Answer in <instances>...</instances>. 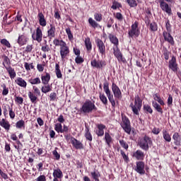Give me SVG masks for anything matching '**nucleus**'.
Returning a JSON list of instances; mask_svg holds the SVG:
<instances>
[{"label":"nucleus","instance_id":"8","mask_svg":"<svg viewBox=\"0 0 181 181\" xmlns=\"http://www.w3.org/2000/svg\"><path fill=\"white\" fill-rule=\"evenodd\" d=\"M139 22L136 21L131 26V30L129 31V36L130 38L139 37L140 34V30L139 28Z\"/></svg>","mask_w":181,"mask_h":181},{"label":"nucleus","instance_id":"38","mask_svg":"<svg viewBox=\"0 0 181 181\" xmlns=\"http://www.w3.org/2000/svg\"><path fill=\"white\" fill-rule=\"evenodd\" d=\"M2 59H3V66H11V59H9V57L6 55H3L2 56Z\"/></svg>","mask_w":181,"mask_h":181},{"label":"nucleus","instance_id":"14","mask_svg":"<svg viewBox=\"0 0 181 181\" xmlns=\"http://www.w3.org/2000/svg\"><path fill=\"white\" fill-rule=\"evenodd\" d=\"M168 67L174 73H177V71L179 69V67H178V64L177 62L176 57L173 56L171 57V59L169 61Z\"/></svg>","mask_w":181,"mask_h":181},{"label":"nucleus","instance_id":"44","mask_svg":"<svg viewBox=\"0 0 181 181\" xmlns=\"http://www.w3.org/2000/svg\"><path fill=\"white\" fill-rule=\"evenodd\" d=\"M53 44L56 47L60 46V47H62L64 46V45H66V43L63 40L54 39L53 40Z\"/></svg>","mask_w":181,"mask_h":181},{"label":"nucleus","instance_id":"34","mask_svg":"<svg viewBox=\"0 0 181 181\" xmlns=\"http://www.w3.org/2000/svg\"><path fill=\"white\" fill-rule=\"evenodd\" d=\"M0 125L7 131L11 129V124L8 120H6V119H1L0 121Z\"/></svg>","mask_w":181,"mask_h":181},{"label":"nucleus","instance_id":"41","mask_svg":"<svg viewBox=\"0 0 181 181\" xmlns=\"http://www.w3.org/2000/svg\"><path fill=\"white\" fill-rule=\"evenodd\" d=\"M90 175L95 181H100L99 178L101 177V175L98 170L91 172Z\"/></svg>","mask_w":181,"mask_h":181},{"label":"nucleus","instance_id":"61","mask_svg":"<svg viewBox=\"0 0 181 181\" xmlns=\"http://www.w3.org/2000/svg\"><path fill=\"white\" fill-rule=\"evenodd\" d=\"M127 3L131 8L136 7L138 5L135 0H127Z\"/></svg>","mask_w":181,"mask_h":181},{"label":"nucleus","instance_id":"25","mask_svg":"<svg viewBox=\"0 0 181 181\" xmlns=\"http://www.w3.org/2000/svg\"><path fill=\"white\" fill-rule=\"evenodd\" d=\"M84 136L87 141H88L90 142L93 141V135L90 132V128L87 125H86V127H85Z\"/></svg>","mask_w":181,"mask_h":181},{"label":"nucleus","instance_id":"54","mask_svg":"<svg viewBox=\"0 0 181 181\" xmlns=\"http://www.w3.org/2000/svg\"><path fill=\"white\" fill-rule=\"evenodd\" d=\"M25 121L23 119H21L16 123V127L18 129L25 128Z\"/></svg>","mask_w":181,"mask_h":181},{"label":"nucleus","instance_id":"63","mask_svg":"<svg viewBox=\"0 0 181 181\" xmlns=\"http://www.w3.org/2000/svg\"><path fill=\"white\" fill-rule=\"evenodd\" d=\"M170 54V52H169L168 49H164L163 56L165 60H169Z\"/></svg>","mask_w":181,"mask_h":181},{"label":"nucleus","instance_id":"22","mask_svg":"<svg viewBox=\"0 0 181 181\" xmlns=\"http://www.w3.org/2000/svg\"><path fill=\"white\" fill-rule=\"evenodd\" d=\"M71 143L73 145V146L77 150H81L84 148V146L83 145V144L80 141L76 139L74 137L71 139Z\"/></svg>","mask_w":181,"mask_h":181},{"label":"nucleus","instance_id":"58","mask_svg":"<svg viewBox=\"0 0 181 181\" xmlns=\"http://www.w3.org/2000/svg\"><path fill=\"white\" fill-rule=\"evenodd\" d=\"M165 28L168 33H172V25L169 19L165 21Z\"/></svg>","mask_w":181,"mask_h":181},{"label":"nucleus","instance_id":"52","mask_svg":"<svg viewBox=\"0 0 181 181\" xmlns=\"http://www.w3.org/2000/svg\"><path fill=\"white\" fill-rule=\"evenodd\" d=\"M122 6L121 3H119L118 1H112V4L111 6V8L113 10H117V8H122Z\"/></svg>","mask_w":181,"mask_h":181},{"label":"nucleus","instance_id":"60","mask_svg":"<svg viewBox=\"0 0 181 181\" xmlns=\"http://www.w3.org/2000/svg\"><path fill=\"white\" fill-rule=\"evenodd\" d=\"M66 33L67 34L68 38L70 41L74 40V36L73 34L71 33V30L70 29V28H66Z\"/></svg>","mask_w":181,"mask_h":181},{"label":"nucleus","instance_id":"51","mask_svg":"<svg viewBox=\"0 0 181 181\" xmlns=\"http://www.w3.org/2000/svg\"><path fill=\"white\" fill-rule=\"evenodd\" d=\"M15 103L18 105H22L24 102V99L23 97L15 95Z\"/></svg>","mask_w":181,"mask_h":181},{"label":"nucleus","instance_id":"59","mask_svg":"<svg viewBox=\"0 0 181 181\" xmlns=\"http://www.w3.org/2000/svg\"><path fill=\"white\" fill-rule=\"evenodd\" d=\"M0 43L1 45H3V46H6L8 48L11 47V43H9V41H8V40H6V39H1V41H0Z\"/></svg>","mask_w":181,"mask_h":181},{"label":"nucleus","instance_id":"40","mask_svg":"<svg viewBox=\"0 0 181 181\" xmlns=\"http://www.w3.org/2000/svg\"><path fill=\"white\" fill-rule=\"evenodd\" d=\"M52 90V87L49 84L44 85L41 87V92L42 93L47 94Z\"/></svg>","mask_w":181,"mask_h":181},{"label":"nucleus","instance_id":"10","mask_svg":"<svg viewBox=\"0 0 181 181\" xmlns=\"http://www.w3.org/2000/svg\"><path fill=\"white\" fill-rule=\"evenodd\" d=\"M43 37V33L41 27H37L35 31L32 34L31 38L33 40H35L37 43H41Z\"/></svg>","mask_w":181,"mask_h":181},{"label":"nucleus","instance_id":"35","mask_svg":"<svg viewBox=\"0 0 181 181\" xmlns=\"http://www.w3.org/2000/svg\"><path fill=\"white\" fill-rule=\"evenodd\" d=\"M152 105L157 112L160 114H163L164 112H163V107L156 101H153Z\"/></svg>","mask_w":181,"mask_h":181},{"label":"nucleus","instance_id":"64","mask_svg":"<svg viewBox=\"0 0 181 181\" xmlns=\"http://www.w3.org/2000/svg\"><path fill=\"white\" fill-rule=\"evenodd\" d=\"M35 181H47L46 176L45 175H40L35 180Z\"/></svg>","mask_w":181,"mask_h":181},{"label":"nucleus","instance_id":"31","mask_svg":"<svg viewBox=\"0 0 181 181\" xmlns=\"http://www.w3.org/2000/svg\"><path fill=\"white\" fill-rule=\"evenodd\" d=\"M28 98L30 99V101L32 104H37V103L38 101V98L37 95H35V94L33 92L29 91L28 93Z\"/></svg>","mask_w":181,"mask_h":181},{"label":"nucleus","instance_id":"27","mask_svg":"<svg viewBox=\"0 0 181 181\" xmlns=\"http://www.w3.org/2000/svg\"><path fill=\"white\" fill-rule=\"evenodd\" d=\"M5 69L6 70V71L8 72L11 79L13 80L16 77L17 74L15 71V69H13L12 66H5Z\"/></svg>","mask_w":181,"mask_h":181},{"label":"nucleus","instance_id":"45","mask_svg":"<svg viewBox=\"0 0 181 181\" xmlns=\"http://www.w3.org/2000/svg\"><path fill=\"white\" fill-rule=\"evenodd\" d=\"M1 88H3L2 95L4 96L8 95L9 93V88L6 86V84L5 83H2L1 85Z\"/></svg>","mask_w":181,"mask_h":181},{"label":"nucleus","instance_id":"57","mask_svg":"<svg viewBox=\"0 0 181 181\" xmlns=\"http://www.w3.org/2000/svg\"><path fill=\"white\" fill-rule=\"evenodd\" d=\"M57 100V94L56 92H52L49 94V100L50 102H54Z\"/></svg>","mask_w":181,"mask_h":181},{"label":"nucleus","instance_id":"28","mask_svg":"<svg viewBox=\"0 0 181 181\" xmlns=\"http://www.w3.org/2000/svg\"><path fill=\"white\" fill-rule=\"evenodd\" d=\"M108 39H109L110 43H112V45H115V46L116 47L115 48L118 47V46H119V40L115 35H114L113 34L110 33L108 35Z\"/></svg>","mask_w":181,"mask_h":181},{"label":"nucleus","instance_id":"56","mask_svg":"<svg viewBox=\"0 0 181 181\" xmlns=\"http://www.w3.org/2000/svg\"><path fill=\"white\" fill-rule=\"evenodd\" d=\"M167 105L169 107H173V97L171 94H169L168 100H167Z\"/></svg>","mask_w":181,"mask_h":181},{"label":"nucleus","instance_id":"47","mask_svg":"<svg viewBox=\"0 0 181 181\" xmlns=\"http://www.w3.org/2000/svg\"><path fill=\"white\" fill-rule=\"evenodd\" d=\"M16 144L17 145H13L14 148H15L18 152L21 151L22 149H23V144H22V143L21 142V141L18 140V139L17 141H16Z\"/></svg>","mask_w":181,"mask_h":181},{"label":"nucleus","instance_id":"23","mask_svg":"<svg viewBox=\"0 0 181 181\" xmlns=\"http://www.w3.org/2000/svg\"><path fill=\"white\" fill-rule=\"evenodd\" d=\"M37 18H38V23H40V25L42 28L46 27L47 23V20L45 18V15L43 14L42 12H38Z\"/></svg>","mask_w":181,"mask_h":181},{"label":"nucleus","instance_id":"20","mask_svg":"<svg viewBox=\"0 0 181 181\" xmlns=\"http://www.w3.org/2000/svg\"><path fill=\"white\" fill-rule=\"evenodd\" d=\"M47 37L50 40L56 37V26L54 23H50L48 27Z\"/></svg>","mask_w":181,"mask_h":181},{"label":"nucleus","instance_id":"30","mask_svg":"<svg viewBox=\"0 0 181 181\" xmlns=\"http://www.w3.org/2000/svg\"><path fill=\"white\" fill-rule=\"evenodd\" d=\"M133 157L136 158L138 160H143L144 159V153L141 150H136L133 154Z\"/></svg>","mask_w":181,"mask_h":181},{"label":"nucleus","instance_id":"49","mask_svg":"<svg viewBox=\"0 0 181 181\" xmlns=\"http://www.w3.org/2000/svg\"><path fill=\"white\" fill-rule=\"evenodd\" d=\"M45 43H44V45L41 47V51L44 52V53L50 52L51 49L49 46L47 45V41H45Z\"/></svg>","mask_w":181,"mask_h":181},{"label":"nucleus","instance_id":"48","mask_svg":"<svg viewBox=\"0 0 181 181\" xmlns=\"http://www.w3.org/2000/svg\"><path fill=\"white\" fill-rule=\"evenodd\" d=\"M55 73L58 78H62V74L59 64H56Z\"/></svg>","mask_w":181,"mask_h":181},{"label":"nucleus","instance_id":"53","mask_svg":"<svg viewBox=\"0 0 181 181\" xmlns=\"http://www.w3.org/2000/svg\"><path fill=\"white\" fill-rule=\"evenodd\" d=\"M94 19L96 22L100 23L103 21V14L100 13H95Z\"/></svg>","mask_w":181,"mask_h":181},{"label":"nucleus","instance_id":"7","mask_svg":"<svg viewBox=\"0 0 181 181\" xmlns=\"http://www.w3.org/2000/svg\"><path fill=\"white\" fill-rule=\"evenodd\" d=\"M95 43L98 48V51L101 57L105 56L106 54V46L105 42L100 38L95 39Z\"/></svg>","mask_w":181,"mask_h":181},{"label":"nucleus","instance_id":"50","mask_svg":"<svg viewBox=\"0 0 181 181\" xmlns=\"http://www.w3.org/2000/svg\"><path fill=\"white\" fill-rule=\"evenodd\" d=\"M144 111L146 114H153V110H152V107L148 105H144Z\"/></svg>","mask_w":181,"mask_h":181},{"label":"nucleus","instance_id":"11","mask_svg":"<svg viewBox=\"0 0 181 181\" xmlns=\"http://www.w3.org/2000/svg\"><path fill=\"white\" fill-rule=\"evenodd\" d=\"M30 39L28 35L25 33H23L22 34H18V39L16 40V42L18 46H25L28 43Z\"/></svg>","mask_w":181,"mask_h":181},{"label":"nucleus","instance_id":"29","mask_svg":"<svg viewBox=\"0 0 181 181\" xmlns=\"http://www.w3.org/2000/svg\"><path fill=\"white\" fill-rule=\"evenodd\" d=\"M51 79V76L49 73L45 72V74L41 75V82L42 85H48Z\"/></svg>","mask_w":181,"mask_h":181},{"label":"nucleus","instance_id":"42","mask_svg":"<svg viewBox=\"0 0 181 181\" xmlns=\"http://www.w3.org/2000/svg\"><path fill=\"white\" fill-rule=\"evenodd\" d=\"M88 23L90 27L94 29H96L99 27V23L91 17L88 18Z\"/></svg>","mask_w":181,"mask_h":181},{"label":"nucleus","instance_id":"6","mask_svg":"<svg viewBox=\"0 0 181 181\" xmlns=\"http://www.w3.org/2000/svg\"><path fill=\"white\" fill-rule=\"evenodd\" d=\"M122 123L120 124L124 132L128 134L129 135L131 134L132 131V126L129 119L124 115V114H122Z\"/></svg>","mask_w":181,"mask_h":181},{"label":"nucleus","instance_id":"2","mask_svg":"<svg viewBox=\"0 0 181 181\" xmlns=\"http://www.w3.org/2000/svg\"><path fill=\"white\" fill-rule=\"evenodd\" d=\"M129 107L132 109L134 115H139V112L142 107V100L139 94L135 95L134 104L131 103Z\"/></svg>","mask_w":181,"mask_h":181},{"label":"nucleus","instance_id":"19","mask_svg":"<svg viewBox=\"0 0 181 181\" xmlns=\"http://www.w3.org/2000/svg\"><path fill=\"white\" fill-rule=\"evenodd\" d=\"M145 23L146 25H149V30L151 32L155 33L158 31V23L153 21L151 23V20L148 18V16L145 17Z\"/></svg>","mask_w":181,"mask_h":181},{"label":"nucleus","instance_id":"62","mask_svg":"<svg viewBox=\"0 0 181 181\" xmlns=\"http://www.w3.org/2000/svg\"><path fill=\"white\" fill-rule=\"evenodd\" d=\"M84 59H83V57H80L79 56H76V57L75 58V62L77 64H83V62H84Z\"/></svg>","mask_w":181,"mask_h":181},{"label":"nucleus","instance_id":"16","mask_svg":"<svg viewBox=\"0 0 181 181\" xmlns=\"http://www.w3.org/2000/svg\"><path fill=\"white\" fill-rule=\"evenodd\" d=\"M59 52H60L62 60L64 61V59L66 58L67 56L69 55V53H70L69 48L66 45V43L63 46L60 47Z\"/></svg>","mask_w":181,"mask_h":181},{"label":"nucleus","instance_id":"15","mask_svg":"<svg viewBox=\"0 0 181 181\" xmlns=\"http://www.w3.org/2000/svg\"><path fill=\"white\" fill-rule=\"evenodd\" d=\"M170 33L171 32H168L166 30H164L163 32V36L165 42H168V43L171 45V46H175V42L174 37L172 36Z\"/></svg>","mask_w":181,"mask_h":181},{"label":"nucleus","instance_id":"3","mask_svg":"<svg viewBox=\"0 0 181 181\" xmlns=\"http://www.w3.org/2000/svg\"><path fill=\"white\" fill-rule=\"evenodd\" d=\"M57 121L59 122L60 123H57L55 124L54 129L57 133H64V134H67L69 132V127L64 124L62 127L61 123L64 122V118L62 115H60L59 117L57 119Z\"/></svg>","mask_w":181,"mask_h":181},{"label":"nucleus","instance_id":"37","mask_svg":"<svg viewBox=\"0 0 181 181\" xmlns=\"http://www.w3.org/2000/svg\"><path fill=\"white\" fill-rule=\"evenodd\" d=\"M84 42L87 51L90 52L93 49V45L90 38L89 37H86Z\"/></svg>","mask_w":181,"mask_h":181},{"label":"nucleus","instance_id":"4","mask_svg":"<svg viewBox=\"0 0 181 181\" xmlns=\"http://www.w3.org/2000/svg\"><path fill=\"white\" fill-rule=\"evenodd\" d=\"M103 90H104V92L105 93V94H106V95L108 98L109 102L111 104L112 107L115 108L116 103H115V100L114 99L113 95L111 94V90H110V87H109V82H107V81H105L103 83Z\"/></svg>","mask_w":181,"mask_h":181},{"label":"nucleus","instance_id":"55","mask_svg":"<svg viewBox=\"0 0 181 181\" xmlns=\"http://www.w3.org/2000/svg\"><path fill=\"white\" fill-rule=\"evenodd\" d=\"M119 144H120V146L124 148L125 150H128L129 148V145L123 139L119 140Z\"/></svg>","mask_w":181,"mask_h":181},{"label":"nucleus","instance_id":"43","mask_svg":"<svg viewBox=\"0 0 181 181\" xmlns=\"http://www.w3.org/2000/svg\"><path fill=\"white\" fill-rule=\"evenodd\" d=\"M28 81L31 85H39L41 83V79L40 78H30Z\"/></svg>","mask_w":181,"mask_h":181},{"label":"nucleus","instance_id":"17","mask_svg":"<svg viewBox=\"0 0 181 181\" xmlns=\"http://www.w3.org/2000/svg\"><path fill=\"white\" fill-rule=\"evenodd\" d=\"M112 49H113V54H115V57L117 58V61H119V62H123V63L127 62L126 59L123 57V54L120 52L119 47H112Z\"/></svg>","mask_w":181,"mask_h":181},{"label":"nucleus","instance_id":"26","mask_svg":"<svg viewBox=\"0 0 181 181\" xmlns=\"http://www.w3.org/2000/svg\"><path fill=\"white\" fill-rule=\"evenodd\" d=\"M173 144L176 146H181V136L179 134V133L177 132H175L173 135Z\"/></svg>","mask_w":181,"mask_h":181},{"label":"nucleus","instance_id":"36","mask_svg":"<svg viewBox=\"0 0 181 181\" xmlns=\"http://www.w3.org/2000/svg\"><path fill=\"white\" fill-rule=\"evenodd\" d=\"M153 96L154 100L157 101L158 103H160V106H165V103L164 100L162 99V98L160 97L159 93H156Z\"/></svg>","mask_w":181,"mask_h":181},{"label":"nucleus","instance_id":"33","mask_svg":"<svg viewBox=\"0 0 181 181\" xmlns=\"http://www.w3.org/2000/svg\"><path fill=\"white\" fill-rule=\"evenodd\" d=\"M15 83L21 88H27V82L26 81H25V79H23L22 78H17L15 81Z\"/></svg>","mask_w":181,"mask_h":181},{"label":"nucleus","instance_id":"5","mask_svg":"<svg viewBox=\"0 0 181 181\" xmlns=\"http://www.w3.org/2000/svg\"><path fill=\"white\" fill-rule=\"evenodd\" d=\"M153 144V142L152 141V139L147 135H145L139 142L140 148L145 151H148L149 146H152Z\"/></svg>","mask_w":181,"mask_h":181},{"label":"nucleus","instance_id":"18","mask_svg":"<svg viewBox=\"0 0 181 181\" xmlns=\"http://www.w3.org/2000/svg\"><path fill=\"white\" fill-rule=\"evenodd\" d=\"M136 166L134 168L135 171L139 173L141 175H143L145 174L146 171H145V163L144 161H137L136 163Z\"/></svg>","mask_w":181,"mask_h":181},{"label":"nucleus","instance_id":"12","mask_svg":"<svg viewBox=\"0 0 181 181\" xmlns=\"http://www.w3.org/2000/svg\"><path fill=\"white\" fill-rule=\"evenodd\" d=\"M111 88L113 95H115V98L120 100L122 98V93L119 86L115 82H112Z\"/></svg>","mask_w":181,"mask_h":181},{"label":"nucleus","instance_id":"13","mask_svg":"<svg viewBox=\"0 0 181 181\" xmlns=\"http://www.w3.org/2000/svg\"><path fill=\"white\" fill-rule=\"evenodd\" d=\"M158 3L160 4V8H161V10L165 12L168 16H171V6H169L168 3H166V1H165L164 0H158Z\"/></svg>","mask_w":181,"mask_h":181},{"label":"nucleus","instance_id":"21","mask_svg":"<svg viewBox=\"0 0 181 181\" xmlns=\"http://www.w3.org/2000/svg\"><path fill=\"white\" fill-rule=\"evenodd\" d=\"M97 129L95 131V134L98 137H102L105 135V129H106V126L103 124H96Z\"/></svg>","mask_w":181,"mask_h":181},{"label":"nucleus","instance_id":"46","mask_svg":"<svg viewBox=\"0 0 181 181\" xmlns=\"http://www.w3.org/2000/svg\"><path fill=\"white\" fill-rule=\"evenodd\" d=\"M99 98H100V101L103 103V104L104 105H107L108 100H107V97L105 96V95L104 93H100Z\"/></svg>","mask_w":181,"mask_h":181},{"label":"nucleus","instance_id":"39","mask_svg":"<svg viewBox=\"0 0 181 181\" xmlns=\"http://www.w3.org/2000/svg\"><path fill=\"white\" fill-rule=\"evenodd\" d=\"M163 137L168 143H170L172 141V137L167 130H163Z\"/></svg>","mask_w":181,"mask_h":181},{"label":"nucleus","instance_id":"32","mask_svg":"<svg viewBox=\"0 0 181 181\" xmlns=\"http://www.w3.org/2000/svg\"><path fill=\"white\" fill-rule=\"evenodd\" d=\"M104 140L105 141L106 145L108 147H111V144L113 143V139L109 133L107 132L105 133Z\"/></svg>","mask_w":181,"mask_h":181},{"label":"nucleus","instance_id":"1","mask_svg":"<svg viewBox=\"0 0 181 181\" xmlns=\"http://www.w3.org/2000/svg\"><path fill=\"white\" fill-rule=\"evenodd\" d=\"M81 111L83 114H90L93 111H98V107L95 106L94 102L90 100H87L81 107Z\"/></svg>","mask_w":181,"mask_h":181},{"label":"nucleus","instance_id":"9","mask_svg":"<svg viewBox=\"0 0 181 181\" xmlns=\"http://www.w3.org/2000/svg\"><path fill=\"white\" fill-rule=\"evenodd\" d=\"M107 62L105 60H97L93 59L90 62V65L93 69L103 70L107 66Z\"/></svg>","mask_w":181,"mask_h":181},{"label":"nucleus","instance_id":"24","mask_svg":"<svg viewBox=\"0 0 181 181\" xmlns=\"http://www.w3.org/2000/svg\"><path fill=\"white\" fill-rule=\"evenodd\" d=\"M53 177V181H59V179H62L63 177V173L59 168L54 169Z\"/></svg>","mask_w":181,"mask_h":181}]
</instances>
